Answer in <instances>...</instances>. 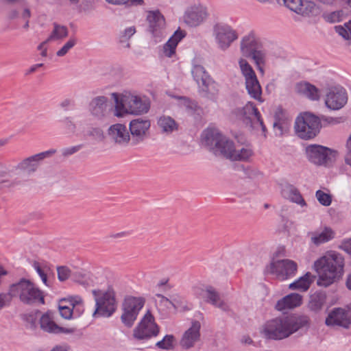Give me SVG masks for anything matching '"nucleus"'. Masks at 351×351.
<instances>
[{"label":"nucleus","instance_id":"f257e3e1","mask_svg":"<svg viewBox=\"0 0 351 351\" xmlns=\"http://www.w3.org/2000/svg\"><path fill=\"white\" fill-rule=\"evenodd\" d=\"M202 143L213 150L215 155H222L232 160H248L253 156L250 147L235 146L215 128H209L204 132Z\"/></svg>","mask_w":351,"mask_h":351},{"label":"nucleus","instance_id":"f03ea898","mask_svg":"<svg viewBox=\"0 0 351 351\" xmlns=\"http://www.w3.org/2000/svg\"><path fill=\"white\" fill-rule=\"evenodd\" d=\"M308 322L306 316L289 315L278 317L267 322L263 326L262 333L267 338L280 340L289 337Z\"/></svg>","mask_w":351,"mask_h":351},{"label":"nucleus","instance_id":"7ed1b4c3","mask_svg":"<svg viewBox=\"0 0 351 351\" xmlns=\"http://www.w3.org/2000/svg\"><path fill=\"white\" fill-rule=\"evenodd\" d=\"M344 258L336 252H329L314 263V269L319 278L318 286L327 287L342 274Z\"/></svg>","mask_w":351,"mask_h":351},{"label":"nucleus","instance_id":"20e7f679","mask_svg":"<svg viewBox=\"0 0 351 351\" xmlns=\"http://www.w3.org/2000/svg\"><path fill=\"white\" fill-rule=\"evenodd\" d=\"M345 121V118L333 117H322L319 118L314 114L305 111L301 112L296 118L295 130L299 137L303 139H311L317 136L319 132L322 122L326 124H337Z\"/></svg>","mask_w":351,"mask_h":351},{"label":"nucleus","instance_id":"39448f33","mask_svg":"<svg viewBox=\"0 0 351 351\" xmlns=\"http://www.w3.org/2000/svg\"><path fill=\"white\" fill-rule=\"evenodd\" d=\"M114 101L113 110H149L150 100L136 91L124 89L110 94Z\"/></svg>","mask_w":351,"mask_h":351},{"label":"nucleus","instance_id":"423d86ee","mask_svg":"<svg viewBox=\"0 0 351 351\" xmlns=\"http://www.w3.org/2000/svg\"><path fill=\"white\" fill-rule=\"evenodd\" d=\"M8 295L19 298L20 300L27 304L36 302L44 304L42 291L29 280L22 278L19 282L10 285Z\"/></svg>","mask_w":351,"mask_h":351},{"label":"nucleus","instance_id":"0eeeda50","mask_svg":"<svg viewBox=\"0 0 351 351\" xmlns=\"http://www.w3.org/2000/svg\"><path fill=\"white\" fill-rule=\"evenodd\" d=\"M95 301V310L93 316L109 317L116 311L117 303L115 292L112 288L107 290L94 289L92 291Z\"/></svg>","mask_w":351,"mask_h":351},{"label":"nucleus","instance_id":"6e6552de","mask_svg":"<svg viewBox=\"0 0 351 351\" xmlns=\"http://www.w3.org/2000/svg\"><path fill=\"white\" fill-rule=\"evenodd\" d=\"M239 66L241 73L245 77V87L248 94L254 99L262 103L263 100L261 97V86L252 67L243 59L239 60Z\"/></svg>","mask_w":351,"mask_h":351},{"label":"nucleus","instance_id":"1a4fd4ad","mask_svg":"<svg viewBox=\"0 0 351 351\" xmlns=\"http://www.w3.org/2000/svg\"><path fill=\"white\" fill-rule=\"evenodd\" d=\"M213 35L218 48L225 51L239 38L237 32L230 25L216 23L213 28Z\"/></svg>","mask_w":351,"mask_h":351},{"label":"nucleus","instance_id":"9d476101","mask_svg":"<svg viewBox=\"0 0 351 351\" xmlns=\"http://www.w3.org/2000/svg\"><path fill=\"white\" fill-rule=\"evenodd\" d=\"M297 270V263L290 259L273 261L266 267L267 273L275 275L278 279L281 280L293 277Z\"/></svg>","mask_w":351,"mask_h":351},{"label":"nucleus","instance_id":"9b49d317","mask_svg":"<svg viewBox=\"0 0 351 351\" xmlns=\"http://www.w3.org/2000/svg\"><path fill=\"white\" fill-rule=\"evenodd\" d=\"M306 152L308 160L318 165H328L335 160L337 156L336 152L318 145L308 146Z\"/></svg>","mask_w":351,"mask_h":351},{"label":"nucleus","instance_id":"f8f14e48","mask_svg":"<svg viewBox=\"0 0 351 351\" xmlns=\"http://www.w3.org/2000/svg\"><path fill=\"white\" fill-rule=\"evenodd\" d=\"M145 301L141 298H126L123 304V313L121 319L128 327H131L143 308Z\"/></svg>","mask_w":351,"mask_h":351},{"label":"nucleus","instance_id":"ddd939ff","mask_svg":"<svg viewBox=\"0 0 351 351\" xmlns=\"http://www.w3.org/2000/svg\"><path fill=\"white\" fill-rule=\"evenodd\" d=\"M348 93L341 86H333L327 89L324 102L330 110H341L348 102Z\"/></svg>","mask_w":351,"mask_h":351},{"label":"nucleus","instance_id":"4468645a","mask_svg":"<svg viewBox=\"0 0 351 351\" xmlns=\"http://www.w3.org/2000/svg\"><path fill=\"white\" fill-rule=\"evenodd\" d=\"M154 336V316L148 310L133 330V337L138 340H147Z\"/></svg>","mask_w":351,"mask_h":351},{"label":"nucleus","instance_id":"2eb2a0df","mask_svg":"<svg viewBox=\"0 0 351 351\" xmlns=\"http://www.w3.org/2000/svg\"><path fill=\"white\" fill-rule=\"evenodd\" d=\"M280 4L301 15H317L320 12L319 7L312 1L284 0Z\"/></svg>","mask_w":351,"mask_h":351},{"label":"nucleus","instance_id":"dca6fc26","mask_svg":"<svg viewBox=\"0 0 351 351\" xmlns=\"http://www.w3.org/2000/svg\"><path fill=\"white\" fill-rule=\"evenodd\" d=\"M328 326H340L348 328L351 324V304L345 308H337L332 310L326 319Z\"/></svg>","mask_w":351,"mask_h":351},{"label":"nucleus","instance_id":"f3484780","mask_svg":"<svg viewBox=\"0 0 351 351\" xmlns=\"http://www.w3.org/2000/svg\"><path fill=\"white\" fill-rule=\"evenodd\" d=\"M56 153V149H51L32 156L21 161L17 168L27 172L28 174L35 172L39 166L40 162L45 158H49Z\"/></svg>","mask_w":351,"mask_h":351},{"label":"nucleus","instance_id":"a211bd4d","mask_svg":"<svg viewBox=\"0 0 351 351\" xmlns=\"http://www.w3.org/2000/svg\"><path fill=\"white\" fill-rule=\"evenodd\" d=\"M151 126L149 120L143 118H137L132 120L129 124V129L132 137L136 143L143 141L149 134Z\"/></svg>","mask_w":351,"mask_h":351},{"label":"nucleus","instance_id":"6ab92c4d","mask_svg":"<svg viewBox=\"0 0 351 351\" xmlns=\"http://www.w3.org/2000/svg\"><path fill=\"white\" fill-rule=\"evenodd\" d=\"M196 295L206 302L211 303L213 305L218 307L223 311H228V306L221 300L219 293L212 287H206L204 289L196 288Z\"/></svg>","mask_w":351,"mask_h":351},{"label":"nucleus","instance_id":"aec40b11","mask_svg":"<svg viewBox=\"0 0 351 351\" xmlns=\"http://www.w3.org/2000/svg\"><path fill=\"white\" fill-rule=\"evenodd\" d=\"M136 111H91L88 120L95 124H107L113 121L114 117H122L125 114H134ZM138 114V113H135Z\"/></svg>","mask_w":351,"mask_h":351},{"label":"nucleus","instance_id":"412c9836","mask_svg":"<svg viewBox=\"0 0 351 351\" xmlns=\"http://www.w3.org/2000/svg\"><path fill=\"white\" fill-rule=\"evenodd\" d=\"M40 328L49 333H73V328H64L56 324L53 320V315L51 312H47L40 319Z\"/></svg>","mask_w":351,"mask_h":351},{"label":"nucleus","instance_id":"4be33fe9","mask_svg":"<svg viewBox=\"0 0 351 351\" xmlns=\"http://www.w3.org/2000/svg\"><path fill=\"white\" fill-rule=\"evenodd\" d=\"M207 15L205 8L202 6L192 7L185 12L184 21L190 27H197L206 20Z\"/></svg>","mask_w":351,"mask_h":351},{"label":"nucleus","instance_id":"5701e85b","mask_svg":"<svg viewBox=\"0 0 351 351\" xmlns=\"http://www.w3.org/2000/svg\"><path fill=\"white\" fill-rule=\"evenodd\" d=\"M200 323L198 321L192 322L191 326L185 331L180 340V346L186 349L194 346L195 343L199 339Z\"/></svg>","mask_w":351,"mask_h":351},{"label":"nucleus","instance_id":"b1692460","mask_svg":"<svg viewBox=\"0 0 351 351\" xmlns=\"http://www.w3.org/2000/svg\"><path fill=\"white\" fill-rule=\"evenodd\" d=\"M294 91L300 95H302L311 101H319L320 99V90L315 85L302 81L294 86Z\"/></svg>","mask_w":351,"mask_h":351},{"label":"nucleus","instance_id":"393cba45","mask_svg":"<svg viewBox=\"0 0 351 351\" xmlns=\"http://www.w3.org/2000/svg\"><path fill=\"white\" fill-rule=\"evenodd\" d=\"M108 134L114 142L121 145L128 143L130 139L126 126L121 123L112 125L108 129Z\"/></svg>","mask_w":351,"mask_h":351},{"label":"nucleus","instance_id":"a878e982","mask_svg":"<svg viewBox=\"0 0 351 351\" xmlns=\"http://www.w3.org/2000/svg\"><path fill=\"white\" fill-rule=\"evenodd\" d=\"M186 36V32L178 29L169 38L164 45L161 55L167 58H172L176 56V47L178 43Z\"/></svg>","mask_w":351,"mask_h":351},{"label":"nucleus","instance_id":"bb28decb","mask_svg":"<svg viewBox=\"0 0 351 351\" xmlns=\"http://www.w3.org/2000/svg\"><path fill=\"white\" fill-rule=\"evenodd\" d=\"M243 121L246 125L254 130L261 131V134L265 137V126L261 117L259 111H244Z\"/></svg>","mask_w":351,"mask_h":351},{"label":"nucleus","instance_id":"cd10ccee","mask_svg":"<svg viewBox=\"0 0 351 351\" xmlns=\"http://www.w3.org/2000/svg\"><path fill=\"white\" fill-rule=\"evenodd\" d=\"M192 75L197 84L204 91H208L210 86L214 85L205 69L201 65H195L192 69Z\"/></svg>","mask_w":351,"mask_h":351},{"label":"nucleus","instance_id":"c85d7f7f","mask_svg":"<svg viewBox=\"0 0 351 351\" xmlns=\"http://www.w3.org/2000/svg\"><path fill=\"white\" fill-rule=\"evenodd\" d=\"M335 235V231L331 228L326 226L319 230L308 233L311 242L315 245H319L332 240Z\"/></svg>","mask_w":351,"mask_h":351},{"label":"nucleus","instance_id":"c756f323","mask_svg":"<svg viewBox=\"0 0 351 351\" xmlns=\"http://www.w3.org/2000/svg\"><path fill=\"white\" fill-rule=\"evenodd\" d=\"M302 303V296L298 293H291L278 300L276 304L278 311H284L300 306Z\"/></svg>","mask_w":351,"mask_h":351},{"label":"nucleus","instance_id":"7c9ffc66","mask_svg":"<svg viewBox=\"0 0 351 351\" xmlns=\"http://www.w3.org/2000/svg\"><path fill=\"white\" fill-rule=\"evenodd\" d=\"M258 49V41L253 32L243 36L241 40V51L245 57H250L252 53Z\"/></svg>","mask_w":351,"mask_h":351},{"label":"nucleus","instance_id":"2f4dec72","mask_svg":"<svg viewBox=\"0 0 351 351\" xmlns=\"http://www.w3.org/2000/svg\"><path fill=\"white\" fill-rule=\"evenodd\" d=\"M315 278V276L310 272H307L298 280L290 284L289 289L300 291H306L309 289L311 285L313 282Z\"/></svg>","mask_w":351,"mask_h":351},{"label":"nucleus","instance_id":"473e14b6","mask_svg":"<svg viewBox=\"0 0 351 351\" xmlns=\"http://www.w3.org/2000/svg\"><path fill=\"white\" fill-rule=\"evenodd\" d=\"M282 195L291 201L301 206H305L306 202L297 189L292 185H285L282 190Z\"/></svg>","mask_w":351,"mask_h":351},{"label":"nucleus","instance_id":"72a5a7b5","mask_svg":"<svg viewBox=\"0 0 351 351\" xmlns=\"http://www.w3.org/2000/svg\"><path fill=\"white\" fill-rule=\"evenodd\" d=\"M326 300V294L324 292H316L311 295L308 308L313 311H318L322 308Z\"/></svg>","mask_w":351,"mask_h":351},{"label":"nucleus","instance_id":"f704fd0d","mask_svg":"<svg viewBox=\"0 0 351 351\" xmlns=\"http://www.w3.org/2000/svg\"><path fill=\"white\" fill-rule=\"evenodd\" d=\"M155 306L160 313L165 314L168 310L173 306L172 302L161 293L155 294Z\"/></svg>","mask_w":351,"mask_h":351},{"label":"nucleus","instance_id":"c9c22d12","mask_svg":"<svg viewBox=\"0 0 351 351\" xmlns=\"http://www.w3.org/2000/svg\"><path fill=\"white\" fill-rule=\"evenodd\" d=\"M274 119V127L278 128L280 131L287 130L291 123V119L285 111H276Z\"/></svg>","mask_w":351,"mask_h":351},{"label":"nucleus","instance_id":"e433bc0d","mask_svg":"<svg viewBox=\"0 0 351 351\" xmlns=\"http://www.w3.org/2000/svg\"><path fill=\"white\" fill-rule=\"evenodd\" d=\"M53 29L48 37V40H62L68 36L69 30L66 26L57 23H53Z\"/></svg>","mask_w":351,"mask_h":351},{"label":"nucleus","instance_id":"4c0bfd02","mask_svg":"<svg viewBox=\"0 0 351 351\" xmlns=\"http://www.w3.org/2000/svg\"><path fill=\"white\" fill-rule=\"evenodd\" d=\"M348 16L344 10H338L323 14L324 20L330 23H339L344 20Z\"/></svg>","mask_w":351,"mask_h":351},{"label":"nucleus","instance_id":"58836bf2","mask_svg":"<svg viewBox=\"0 0 351 351\" xmlns=\"http://www.w3.org/2000/svg\"><path fill=\"white\" fill-rule=\"evenodd\" d=\"M136 33V27L134 26H130L126 27L123 31L120 32L119 36V41L123 44V47L125 48H130V43L129 40Z\"/></svg>","mask_w":351,"mask_h":351},{"label":"nucleus","instance_id":"ea45409f","mask_svg":"<svg viewBox=\"0 0 351 351\" xmlns=\"http://www.w3.org/2000/svg\"><path fill=\"white\" fill-rule=\"evenodd\" d=\"M176 345V337L173 335H167L164 338L156 343V346L162 350H172Z\"/></svg>","mask_w":351,"mask_h":351},{"label":"nucleus","instance_id":"a19ab883","mask_svg":"<svg viewBox=\"0 0 351 351\" xmlns=\"http://www.w3.org/2000/svg\"><path fill=\"white\" fill-rule=\"evenodd\" d=\"M319 4L330 7H343L351 12V0H315Z\"/></svg>","mask_w":351,"mask_h":351},{"label":"nucleus","instance_id":"79ce46f5","mask_svg":"<svg viewBox=\"0 0 351 351\" xmlns=\"http://www.w3.org/2000/svg\"><path fill=\"white\" fill-rule=\"evenodd\" d=\"M109 104V99L105 95H98L93 97L90 102V106L94 110H104Z\"/></svg>","mask_w":351,"mask_h":351},{"label":"nucleus","instance_id":"37998d69","mask_svg":"<svg viewBox=\"0 0 351 351\" xmlns=\"http://www.w3.org/2000/svg\"><path fill=\"white\" fill-rule=\"evenodd\" d=\"M59 305L60 315L65 319H69L73 316V309L71 308L69 298L64 299Z\"/></svg>","mask_w":351,"mask_h":351},{"label":"nucleus","instance_id":"c03bdc74","mask_svg":"<svg viewBox=\"0 0 351 351\" xmlns=\"http://www.w3.org/2000/svg\"><path fill=\"white\" fill-rule=\"evenodd\" d=\"M71 308L73 309V317H80L84 311L83 300L81 297L75 295L69 298Z\"/></svg>","mask_w":351,"mask_h":351},{"label":"nucleus","instance_id":"a18cd8bd","mask_svg":"<svg viewBox=\"0 0 351 351\" xmlns=\"http://www.w3.org/2000/svg\"><path fill=\"white\" fill-rule=\"evenodd\" d=\"M335 30L340 36L346 40H351V21L342 25L335 26Z\"/></svg>","mask_w":351,"mask_h":351},{"label":"nucleus","instance_id":"49530a36","mask_svg":"<svg viewBox=\"0 0 351 351\" xmlns=\"http://www.w3.org/2000/svg\"><path fill=\"white\" fill-rule=\"evenodd\" d=\"M252 59L254 60L255 64H256L258 70L262 73H264V70L263 66L265 62V53L262 50L256 49L253 53H252L251 56Z\"/></svg>","mask_w":351,"mask_h":351},{"label":"nucleus","instance_id":"de8ad7c7","mask_svg":"<svg viewBox=\"0 0 351 351\" xmlns=\"http://www.w3.org/2000/svg\"><path fill=\"white\" fill-rule=\"evenodd\" d=\"M159 127L165 132H171L176 128V123L171 117H162L158 120Z\"/></svg>","mask_w":351,"mask_h":351},{"label":"nucleus","instance_id":"09e8293b","mask_svg":"<svg viewBox=\"0 0 351 351\" xmlns=\"http://www.w3.org/2000/svg\"><path fill=\"white\" fill-rule=\"evenodd\" d=\"M33 267L36 271L37 274L40 277L43 282L48 286L47 281V272L49 271V268L47 267H41L38 262L34 261L33 263Z\"/></svg>","mask_w":351,"mask_h":351},{"label":"nucleus","instance_id":"8fccbe9b","mask_svg":"<svg viewBox=\"0 0 351 351\" xmlns=\"http://www.w3.org/2000/svg\"><path fill=\"white\" fill-rule=\"evenodd\" d=\"M315 196L322 205L328 206L331 204L332 195L330 194L325 193L322 190H318L316 192Z\"/></svg>","mask_w":351,"mask_h":351},{"label":"nucleus","instance_id":"3c124183","mask_svg":"<svg viewBox=\"0 0 351 351\" xmlns=\"http://www.w3.org/2000/svg\"><path fill=\"white\" fill-rule=\"evenodd\" d=\"M77 43V40L75 38H70L63 46L61 49H60L57 53L56 55L59 57H62L65 56L68 51L72 49Z\"/></svg>","mask_w":351,"mask_h":351},{"label":"nucleus","instance_id":"603ef678","mask_svg":"<svg viewBox=\"0 0 351 351\" xmlns=\"http://www.w3.org/2000/svg\"><path fill=\"white\" fill-rule=\"evenodd\" d=\"M85 136L92 137L94 140L98 141H102L104 138L103 131L99 128H90L86 132Z\"/></svg>","mask_w":351,"mask_h":351},{"label":"nucleus","instance_id":"864d4df0","mask_svg":"<svg viewBox=\"0 0 351 351\" xmlns=\"http://www.w3.org/2000/svg\"><path fill=\"white\" fill-rule=\"evenodd\" d=\"M154 19H155V32L157 31V27L158 28V29L160 31L162 30L166 26L165 19L163 15L160 12H159L158 10H155Z\"/></svg>","mask_w":351,"mask_h":351},{"label":"nucleus","instance_id":"5fc2aeb1","mask_svg":"<svg viewBox=\"0 0 351 351\" xmlns=\"http://www.w3.org/2000/svg\"><path fill=\"white\" fill-rule=\"evenodd\" d=\"M178 105L180 108H185V110H195L197 108L196 103L187 98H180Z\"/></svg>","mask_w":351,"mask_h":351},{"label":"nucleus","instance_id":"6e6d98bb","mask_svg":"<svg viewBox=\"0 0 351 351\" xmlns=\"http://www.w3.org/2000/svg\"><path fill=\"white\" fill-rule=\"evenodd\" d=\"M169 280L168 277H165L158 282L156 288L159 292L165 293L171 289V286L169 284Z\"/></svg>","mask_w":351,"mask_h":351},{"label":"nucleus","instance_id":"4d7b16f0","mask_svg":"<svg viewBox=\"0 0 351 351\" xmlns=\"http://www.w3.org/2000/svg\"><path fill=\"white\" fill-rule=\"evenodd\" d=\"M58 278L60 281L66 280L69 278L71 274L70 269L64 266L58 267L57 268Z\"/></svg>","mask_w":351,"mask_h":351},{"label":"nucleus","instance_id":"13d9d810","mask_svg":"<svg viewBox=\"0 0 351 351\" xmlns=\"http://www.w3.org/2000/svg\"><path fill=\"white\" fill-rule=\"evenodd\" d=\"M82 148V145H76L70 147H66L61 150L62 155L64 157H68L76 152H77Z\"/></svg>","mask_w":351,"mask_h":351},{"label":"nucleus","instance_id":"bf43d9fd","mask_svg":"<svg viewBox=\"0 0 351 351\" xmlns=\"http://www.w3.org/2000/svg\"><path fill=\"white\" fill-rule=\"evenodd\" d=\"M19 16L23 21L29 20L32 16V12L29 8H28L27 6H24Z\"/></svg>","mask_w":351,"mask_h":351},{"label":"nucleus","instance_id":"052dcab7","mask_svg":"<svg viewBox=\"0 0 351 351\" xmlns=\"http://www.w3.org/2000/svg\"><path fill=\"white\" fill-rule=\"evenodd\" d=\"M341 248L351 255V238L342 242Z\"/></svg>","mask_w":351,"mask_h":351},{"label":"nucleus","instance_id":"680f3d73","mask_svg":"<svg viewBox=\"0 0 351 351\" xmlns=\"http://www.w3.org/2000/svg\"><path fill=\"white\" fill-rule=\"evenodd\" d=\"M62 121L65 123L66 126L69 130H71V132H74L75 129V125L69 117H65L64 119L62 120Z\"/></svg>","mask_w":351,"mask_h":351},{"label":"nucleus","instance_id":"e2e57ef3","mask_svg":"<svg viewBox=\"0 0 351 351\" xmlns=\"http://www.w3.org/2000/svg\"><path fill=\"white\" fill-rule=\"evenodd\" d=\"M43 63H39V64H34L32 65L29 69V70H27L26 72H25V75H29L32 73H34L35 71H36V70L38 69V68H40L42 66H43Z\"/></svg>","mask_w":351,"mask_h":351},{"label":"nucleus","instance_id":"0e129e2a","mask_svg":"<svg viewBox=\"0 0 351 351\" xmlns=\"http://www.w3.org/2000/svg\"><path fill=\"white\" fill-rule=\"evenodd\" d=\"M19 12L16 9H12L9 11L8 14V19L12 20L18 18L19 16Z\"/></svg>","mask_w":351,"mask_h":351},{"label":"nucleus","instance_id":"69168bd1","mask_svg":"<svg viewBox=\"0 0 351 351\" xmlns=\"http://www.w3.org/2000/svg\"><path fill=\"white\" fill-rule=\"evenodd\" d=\"M10 171L8 169L0 163V178H4L6 177L8 175H9Z\"/></svg>","mask_w":351,"mask_h":351},{"label":"nucleus","instance_id":"338daca9","mask_svg":"<svg viewBox=\"0 0 351 351\" xmlns=\"http://www.w3.org/2000/svg\"><path fill=\"white\" fill-rule=\"evenodd\" d=\"M128 234H129L128 232L123 231V232H120L115 233V234H112L110 237V238H112V239H119V238L125 237Z\"/></svg>","mask_w":351,"mask_h":351},{"label":"nucleus","instance_id":"774afa93","mask_svg":"<svg viewBox=\"0 0 351 351\" xmlns=\"http://www.w3.org/2000/svg\"><path fill=\"white\" fill-rule=\"evenodd\" d=\"M73 101L70 99H64L60 104V107L64 108L71 107L73 104Z\"/></svg>","mask_w":351,"mask_h":351}]
</instances>
